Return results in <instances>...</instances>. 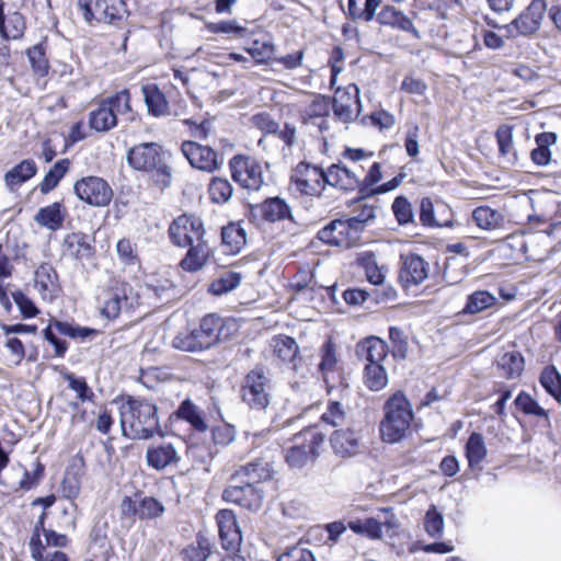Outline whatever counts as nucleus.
Returning a JSON list of instances; mask_svg holds the SVG:
<instances>
[{"label":"nucleus","instance_id":"22","mask_svg":"<svg viewBox=\"0 0 561 561\" xmlns=\"http://www.w3.org/2000/svg\"><path fill=\"white\" fill-rule=\"evenodd\" d=\"M128 293L131 288L123 282H114L107 289L102 307V313L107 319H116L123 309L131 307Z\"/></svg>","mask_w":561,"mask_h":561},{"label":"nucleus","instance_id":"61","mask_svg":"<svg viewBox=\"0 0 561 561\" xmlns=\"http://www.w3.org/2000/svg\"><path fill=\"white\" fill-rule=\"evenodd\" d=\"M420 127L416 124H409L404 139V148L409 157L415 158L419 150Z\"/></svg>","mask_w":561,"mask_h":561},{"label":"nucleus","instance_id":"42","mask_svg":"<svg viewBox=\"0 0 561 561\" xmlns=\"http://www.w3.org/2000/svg\"><path fill=\"white\" fill-rule=\"evenodd\" d=\"M358 264L365 271L367 280L373 285H381L386 278L385 266H379L373 253H365L358 259Z\"/></svg>","mask_w":561,"mask_h":561},{"label":"nucleus","instance_id":"16","mask_svg":"<svg viewBox=\"0 0 561 561\" xmlns=\"http://www.w3.org/2000/svg\"><path fill=\"white\" fill-rule=\"evenodd\" d=\"M229 165L232 179L242 187L257 191L262 186V168L255 160L236 156L230 160Z\"/></svg>","mask_w":561,"mask_h":561},{"label":"nucleus","instance_id":"60","mask_svg":"<svg viewBox=\"0 0 561 561\" xmlns=\"http://www.w3.org/2000/svg\"><path fill=\"white\" fill-rule=\"evenodd\" d=\"M66 379L69 381V388L77 392L79 400L91 401L93 399L94 393L83 378H77L69 374Z\"/></svg>","mask_w":561,"mask_h":561},{"label":"nucleus","instance_id":"43","mask_svg":"<svg viewBox=\"0 0 561 561\" xmlns=\"http://www.w3.org/2000/svg\"><path fill=\"white\" fill-rule=\"evenodd\" d=\"M69 167L70 161L68 159L57 161L41 182L39 191L43 194H47L53 191L58 185L59 181L66 175Z\"/></svg>","mask_w":561,"mask_h":561},{"label":"nucleus","instance_id":"36","mask_svg":"<svg viewBox=\"0 0 561 561\" xmlns=\"http://www.w3.org/2000/svg\"><path fill=\"white\" fill-rule=\"evenodd\" d=\"M472 220L484 230H494L502 228L505 222L503 214L489 206L477 207L472 211Z\"/></svg>","mask_w":561,"mask_h":561},{"label":"nucleus","instance_id":"11","mask_svg":"<svg viewBox=\"0 0 561 561\" xmlns=\"http://www.w3.org/2000/svg\"><path fill=\"white\" fill-rule=\"evenodd\" d=\"M169 237L178 247L185 248L188 244H194L205 237L203 221L194 216H179L169 227Z\"/></svg>","mask_w":561,"mask_h":561},{"label":"nucleus","instance_id":"27","mask_svg":"<svg viewBox=\"0 0 561 561\" xmlns=\"http://www.w3.org/2000/svg\"><path fill=\"white\" fill-rule=\"evenodd\" d=\"M331 446L341 457H351L359 453L360 442L358 435L351 430L335 431L331 436Z\"/></svg>","mask_w":561,"mask_h":561},{"label":"nucleus","instance_id":"48","mask_svg":"<svg viewBox=\"0 0 561 561\" xmlns=\"http://www.w3.org/2000/svg\"><path fill=\"white\" fill-rule=\"evenodd\" d=\"M497 364L508 378L520 376L524 369V358L520 353L515 351L504 353Z\"/></svg>","mask_w":561,"mask_h":561},{"label":"nucleus","instance_id":"58","mask_svg":"<svg viewBox=\"0 0 561 561\" xmlns=\"http://www.w3.org/2000/svg\"><path fill=\"white\" fill-rule=\"evenodd\" d=\"M515 404L523 412L536 416H546L547 413L528 393L520 392L515 399Z\"/></svg>","mask_w":561,"mask_h":561},{"label":"nucleus","instance_id":"29","mask_svg":"<svg viewBox=\"0 0 561 561\" xmlns=\"http://www.w3.org/2000/svg\"><path fill=\"white\" fill-rule=\"evenodd\" d=\"M377 20L382 25L391 26L403 32H410L414 37H420V33L414 27L411 19L393 7H383L377 16Z\"/></svg>","mask_w":561,"mask_h":561},{"label":"nucleus","instance_id":"55","mask_svg":"<svg viewBox=\"0 0 561 561\" xmlns=\"http://www.w3.org/2000/svg\"><path fill=\"white\" fill-rule=\"evenodd\" d=\"M257 465L249 463L247 466L240 467L229 479V483L227 486H243L247 479H254L257 481L261 478L257 471Z\"/></svg>","mask_w":561,"mask_h":561},{"label":"nucleus","instance_id":"40","mask_svg":"<svg viewBox=\"0 0 561 561\" xmlns=\"http://www.w3.org/2000/svg\"><path fill=\"white\" fill-rule=\"evenodd\" d=\"M358 347L367 364L381 365V362L387 357L388 347L381 339L368 337Z\"/></svg>","mask_w":561,"mask_h":561},{"label":"nucleus","instance_id":"23","mask_svg":"<svg viewBox=\"0 0 561 561\" xmlns=\"http://www.w3.org/2000/svg\"><path fill=\"white\" fill-rule=\"evenodd\" d=\"M181 460L176 447L167 442L151 444L146 451L147 465L158 471L176 466Z\"/></svg>","mask_w":561,"mask_h":561},{"label":"nucleus","instance_id":"10","mask_svg":"<svg viewBox=\"0 0 561 561\" xmlns=\"http://www.w3.org/2000/svg\"><path fill=\"white\" fill-rule=\"evenodd\" d=\"M320 356L319 370L327 386L328 393H331L333 389H345L347 385L345 383L337 358L336 346L332 340H328L321 346Z\"/></svg>","mask_w":561,"mask_h":561},{"label":"nucleus","instance_id":"31","mask_svg":"<svg viewBox=\"0 0 561 561\" xmlns=\"http://www.w3.org/2000/svg\"><path fill=\"white\" fill-rule=\"evenodd\" d=\"M36 172L37 165L34 160L25 159L5 173V186L10 192H15L23 183L32 179Z\"/></svg>","mask_w":561,"mask_h":561},{"label":"nucleus","instance_id":"35","mask_svg":"<svg viewBox=\"0 0 561 561\" xmlns=\"http://www.w3.org/2000/svg\"><path fill=\"white\" fill-rule=\"evenodd\" d=\"M500 157L505 163L515 165L518 161L517 152L513 142V129L507 125H502L495 133Z\"/></svg>","mask_w":561,"mask_h":561},{"label":"nucleus","instance_id":"25","mask_svg":"<svg viewBox=\"0 0 561 561\" xmlns=\"http://www.w3.org/2000/svg\"><path fill=\"white\" fill-rule=\"evenodd\" d=\"M325 184L343 191H354L360 186V179L355 171L341 164H332L324 171Z\"/></svg>","mask_w":561,"mask_h":561},{"label":"nucleus","instance_id":"57","mask_svg":"<svg viewBox=\"0 0 561 561\" xmlns=\"http://www.w3.org/2000/svg\"><path fill=\"white\" fill-rule=\"evenodd\" d=\"M392 210L400 225H407L413 219L412 206L403 196H399L394 199Z\"/></svg>","mask_w":561,"mask_h":561},{"label":"nucleus","instance_id":"50","mask_svg":"<svg viewBox=\"0 0 561 561\" xmlns=\"http://www.w3.org/2000/svg\"><path fill=\"white\" fill-rule=\"evenodd\" d=\"M540 383L558 402H561V375L556 367H546L540 376Z\"/></svg>","mask_w":561,"mask_h":561},{"label":"nucleus","instance_id":"38","mask_svg":"<svg viewBox=\"0 0 561 561\" xmlns=\"http://www.w3.org/2000/svg\"><path fill=\"white\" fill-rule=\"evenodd\" d=\"M25 31V22L21 13L14 12L5 21L3 4L0 3V34L7 39H19Z\"/></svg>","mask_w":561,"mask_h":561},{"label":"nucleus","instance_id":"52","mask_svg":"<svg viewBox=\"0 0 561 561\" xmlns=\"http://www.w3.org/2000/svg\"><path fill=\"white\" fill-rule=\"evenodd\" d=\"M255 210L261 218L267 222H275L280 219V197L266 198L262 204L257 205Z\"/></svg>","mask_w":561,"mask_h":561},{"label":"nucleus","instance_id":"21","mask_svg":"<svg viewBox=\"0 0 561 561\" xmlns=\"http://www.w3.org/2000/svg\"><path fill=\"white\" fill-rule=\"evenodd\" d=\"M402 265L399 279L403 287L409 288L423 283L430 273V264L417 254L401 256Z\"/></svg>","mask_w":561,"mask_h":561},{"label":"nucleus","instance_id":"39","mask_svg":"<svg viewBox=\"0 0 561 561\" xmlns=\"http://www.w3.org/2000/svg\"><path fill=\"white\" fill-rule=\"evenodd\" d=\"M497 301L495 295L488 290H476L468 296L467 302L462 309L465 314H477L491 307Z\"/></svg>","mask_w":561,"mask_h":561},{"label":"nucleus","instance_id":"56","mask_svg":"<svg viewBox=\"0 0 561 561\" xmlns=\"http://www.w3.org/2000/svg\"><path fill=\"white\" fill-rule=\"evenodd\" d=\"M138 517L141 519H150L160 516L164 512L163 505L153 497H145L138 504Z\"/></svg>","mask_w":561,"mask_h":561},{"label":"nucleus","instance_id":"63","mask_svg":"<svg viewBox=\"0 0 561 561\" xmlns=\"http://www.w3.org/2000/svg\"><path fill=\"white\" fill-rule=\"evenodd\" d=\"M321 419L323 422L331 424L332 426H339V425L343 424L344 419H345V413H344V410L342 409L340 402L332 401L329 404L327 412H324L322 414Z\"/></svg>","mask_w":561,"mask_h":561},{"label":"nucleus","instance_id":"19","mask_svg":"<svg viewBox=\"0 0 561 561\" xmlns=\"http://www.w3.org/2000/svg\"><path fill=\"white\" fill-rule=\"evenodd\" d=\"M256 482L254 479H247L243 486H227L222 492V499L249 511H257L263 496L262 491L255 486Z\"/></svg>","mask_w":561,"mask_h":561},{"label":"nucleus","instance_id":"47","mask_svg":"<svg viewBox=\"0 0 561 561\" xmlns=\"http://www.w3.org/2000/svg\"><path fill=\"white\" fill-rule=\"evenodd\" d=\"M198 328L209 345L213 346L220 340L224 322L222 319L216 314H207L201 320Z\"/></svg>","mask_w":561,"mask_h":561},{"label":"nucleus","instance_id":"51","mask_svg":"<svg viewBox=\"0 0 561 561\" xmlns=\"http://www.w3.org/2000/svg\"><path fill=\"white\" fill-rule=\"evenodd\" d=\"M208 192L214 203L222 204L231 198L233 187L227 179L214 178L209 183Z\"/></svg>","mask_w":561,"mask_h":561},{"label":"nucleus","instance_id":"9","mask_svg":"<svg viewBox=\"0 0 561 561\" xmlns=\"http://www.w3.org/2000/svg\"><path fill=\"white\" fill-rule=\"evenodd\" d=\"M181 151L190 164L201 171L213 173L224 164V157L207 145L198 141L185 140L181 145Z\"/></svg>","mask_w":561,"mask_h":561},{"label":"nucleus","instance_id":"2","mask_svg":"<svg viewBox=\"0 0 561 561\" xmlns=\"http://www.w3.org/2000/svg\"><path fill=\"white\" fill-rule=\"evenodd\" d=\"M383 417L379 424L381 439L389 444L402 440L411 428L413 421L412 405L403 392L390 396L382 408Z\"/></svg>","mask_w":561,"mask_h":561},{"label":"nucleus","instance_id":"53","mask_svg":"<svg viewBox=\"0 0 561 561\" xmlns=\"http://www.w3.org/2000/svg\"><path fill=\"white\" fill-rule=\"evenodd\" d=\"M424 529L432 537H439L444 530V517L434 505L426 512Z\"/></svg>","mask_w":561,"mask_h":561},{"label":"nucleus","instance_id":"18","mask_svg":"<svg viewBox=\"0 0 561 561\" xmlns=\"http://www.w3.org/2000/svg\"><path fill=\"white\" fill-rule=\"evenodd\" d=\"M362 110L359 90L355 84L336 89L333 96V112L337 119L350 123Z\"/></svg>","mask_w":561,"mask_h":561},{"label":"nucleus","instance_id":"33","mask_svg":"<svg viewBox=\"0 0 561 561\" xmlns=\"http://www.w3.org/2000/svg\"><path fill=\"white\" fill-rule=\"evenodd\" d=\"M221 240L227 253L237 254L247 244V233L239 222H230L221 229Z\"/></svg>","mask_w":561,"mask_h":561},{"label":"nucleus","instance_id":"15","mask_svg":"<svg viewBox=\"0 0 561 561\" xmlns=\"http://www.w3.org/2000/svg\"><path fill=\"white\" fill-rule=\"evenodd\" d=\"M58 333L69 336L71 339H88L99 334L95 329L73 325L69 322L59 320H51L48 327L43 331L45 340H47L55 347V355L62 357L67 351V343L56 336L53 330Z\"/></svg>","mask_w":561,"mask_h":561},{"label":"nucleus","instance_id":"59","mask_svg":"<svg viewBox=\"0 0 561 561\" xmlns=\"http://www.w3.org/2000/svg\"><path fill=\"white\" fill-rule=\"evenodd\" d=\"M33 70L39 76H45L48 71V62L41 46H34L27 51Z\"/></svg>","mask_w":561,"mask_h":561},{"label":"nucleus","instance_id":"14","mask_svg":"<svg viewBox=\"0 0 561 561\" xmlns=\"http://www.w3.org/2000/svg\"><path fill=\"white\" fill-rule=\"evenodd\" d=\"M547 3L545 0H533L511 24L506 25L510 36L531 35L536 33L545 19Z\"/></svg>","mask_w":561,"mask_h":561},{"label":"nucleus","instance_id":"24","mask_svg":"<svg viewBox=\"0 0 561 561\" xmlns=\"http://www.w3.org/2000/svg\"><path fill=\"white\" fill-rule=\"evenodd\" d=\"M93 238L83 232H72L65 237L62 249L65 255L78 261H89L94 255Z\"/></svg>","mask_w":561,"mask_h":561},{"label":"nucleus","instance_id":"4","mask_svg":"<svg viewBox=\"0 0 561 561\" xmlns=\"http://www.w3.org/2000/svg\"><path fill=\"white\" fill-rule=\"evenodd\" d=\"M130 111V94L125 89L102 100L99 106L90 112L89 125L96 131L111 130L117 125V115H123Z\"/></svg>","mask_w":561,"mask_h":561},{"label":"nucleus","instance_id":"17","mask_svg":"<svg viewBox=\"0 0 561 561\" xmlns=\"http://www.w3.org/2000/svg\"><path fill=\"white\" fill-rule=\"evenodd\" d=\"M286 357H288L286 363L288 382L293 389H299L309 368L306 360L299 355L297 342L289 336L283 337V360Z\"/></svg>","mask_w":561,"mask_h":561},{"label":"nucleus","instance_id":"34","mask_svg":"<svg viewBox=\"0 0 561 561\" xmlns=\"http://www.w3.org/2000/svg\"><path fill=\"white\" fill-rule=\"evenodd\" d=\"M536 148L530 152L531 161L539 165L545 167L551 162L550 147L556 145L557 135L554 133L545 131L535 137Z\"/></svg>","mask_w":561,"mask_h":561},{"label":"nucleus","instance_id":"30","mask_svg":"<svg viewBox=\"0 0 561 561\" xmlns=\"http://www.w3.org/2000/svg\"><path fill=\"white\" fill-rule=\"evenodd\" d=\"M187 247L188 251L180 262V266L186 272H197L206 264L210 248L205 239Z\"/></svg>","mask_w":561,"mask_h":561},{"label":"nucleus","instance_id":"64","mask_svg":"<svg viewBox=\"0 0 561 561\" xmlns=\"http://www.w3.org/2000/svg\"><path fill=\"white\" fill-rule=\"evenodd\" d=\"M207 30L211 33H225V34H234V35H243L245 32V27L237 24L236 21H222L218 23H209L207 24Z\"/></svg>","mask_w":561,"mask_h":561},{"label":"nucleus","instance_id":"8","mask_svg":"<svg viewBox=\"0 0 561 561\" xmlns=\"http://www.w3.org/2000/svg\"><path fill=\"white\" fill-rule=\"evenodd\" d=\"M324 188V171L318 167L299 163L291 176L288 190L302 195H319Z\"/></svg>","mask_w":561,"mask_h":561},{"label":"nucleus","instance_id":"54","mask_svg":"<svg viewBox=\"0 0 561 561\" xmlns=\"http://www.w3.org/2000/svg\"><path fill=\"white\" fill-rule=\"evenodd\" d=\"M210 553L209 542L198 539L196 545H190L183 550V558L185 561H206Z\"/></svg>","mask_w":561,"mask_h":561},{"label":"nucleus","instance_id":"12","mask_svg":"<svg viewBox=\"0 0 561 561\" xmlns=\"http://www.w3.org/2000/svg\"><path fill=\"white\" fill-rule=\"evenodd\" d=\"M73 188L78 198L91 206H106L113 197L111 186L98 176L82 178L75 183Z\"/></svg>","mask_w":561,"mask_h":561},{"label":"nucleus","instance_id":"5","mask_svg":"<svg viewBox=\"0 0 561 561\" xmlns=\"http://www.w3.org/2000/svg\"><path fill=\"white\" fill-rule=\"evenodd\" d=\"M381 512L382 516L350 519L347 526L356 535L371 540H382L385 537L391 538L397 534L399 520L390 508L381 510Z\"/></svg>","mask_w":561,"mask_h":561},{"label":"nucleus","instance_id":"20","mask_svg":"<svg viewBox=\"0 0 561 561\" xmlns=\"http://www.w3.org/2000/svg\"><path fill=\"white\" fill-rule=\"evenodd\" d=\"M216 520L222 548L227 551H238L242 536L234 513L231 510H220Z\"/></svg>","mask_w":561,"mask_h":561},{"label":"nucleus","instance_id":"28","mask_svg":"<svg viewBox=\"0 0 561 561\" xmlns=\"http://www.w3.org/2000/svg\"><path fill=\"white\" fill-rule=\"evenodd\" d=\"M35 288L44 300H51L57 291V273L48 264H41L35 271Z\"/></svg>","mask_w":561,"mask_h":561},{"label":"nucleus","instance_id":"41","mask_svg":"<svg viewBox=\"0 0 561 561\" xmlns=\"http://www.w3.org/2000/svg\"><path fill=\"white\" fill-rule=\"evenodd\" d=\"M141 90L149 113L154 116L168 113V101L156 84L144 85Z\"/></svg>","mask_w":561,"mask_h":561},{"label":"nucleus","instance_id":"46","mask_svg":"<svg viewBox=\"0 0 561 561\" xmlns=\"http://www.w3.org/2000/svg\"><path fill=\"white\" fill-rule=\"evenodd\" d=\"M381 0H348V13L352 19L373 20Z\"/></svg>","mask_w":561,"mask_h":561},{"label":"nucleus","instance_id":"7","mask_svg":"<svg viewBox=\"0 0 561 561\" xmlns=\"http://www.w3.org/2000/svg\"><path fill=\"white\" fill-rule=\"evenodd\" d=\"M323 442L324 436L317 431L308 430L297 434L286 455L288 466L296 469L306 466L311 457L318 456V449Z\"/></svg>","mask_w":561,"mask_h":561},{"label":"nucleus","instance_id":"45","mask_svg":"<svg viewBox=\"0 0 561 561\" xmlns=\"http://www.w3.org/2000/svg\"><path fill=\"white\" fill-rule=\"evenodd\" d=\"M466 456L471 468L479 466L485 458L486 447L481 434L472 433L469 436L466 445Z\"/></svg>","mask_w":561,"mask_h":561},{"label":"nucleus","instance_id":"6","mask_svg":"<svg viewBox=\"0 0 561 561\" xmlns=\"http://www.w3.org/2000/svg\"><path fill=\"white\" fill-rule=\"evenodd\" d=\"M78 9L88 23L96 21L115 24L126 14L123 0H78Z\"/></svg>","mask_w":561,"mask_h":561},{"label":"nucleus","instance_id":"13","mask_svg":"<svg viewBox=\"0 0 561 561\" xmlns=\"http://www.w3.org/2000/svg\"><path fill=\"white\" fill-rule=\"evenodd\" d=\"M241 394L251 409L264 410L268 405V379L262 370L253 369L244 377Z\"/></svg>","mask_w":561,"mask_h":561},{"label":"nucleus","instance_id":"37","mask_svg":"<svg viewBox=\"0 0 561 561\" xmlns=\"http://www.w3.org/2000/svg\"><path fill=\"white\" fill-rule=\"evenodd\" d=\"M175 414L179 419L186 421L194 431L204 433L207 431L208 425L204 420L202 412L190 399L184 400Z\"/></svg>","mask_w":561,"mask_h":561},{"label":"nucleus","instance_id":"1","mask_svg":"<svg viewBox=\"0 0 561 561\" xmlns=\"http://www.w3.org/2000/svg\"><path fill=\"white\" fill-rule=\"evenodd\" d=\"M122 433L133 439H147L159 431L157 407L145 399L128 397L119 405Z\"/></svg>","mask_w":561,"mask_h":561},{"label":"nucleus","instance_id":"32","mask_svg":"<svg viewBox=\"0 0 561 561\" xmlns=\"http://www.w3.org/2000/svg\"><path fill=\"white\" fill-rule=\"evenodd\" d=\"M66 210L62 205L58 202L53 203L46 207L41 208L34 220L42 227L48 230L56 231L62 227L65 220Z\"/></svg>","mask_w":561,"mask_h":561},{"label":"nucleus","instance_id":"26","mask_svg":"<svg viewBox=\"0 0 561 561\" xmlns=\"http://www.w3.org/2000/svg\"><path fill=\"white\" fill-rule=\"evenodd\" d=\"M318 239L329 245L340 248L354 247V242L348 237L345 224L341 219H336L323 227L317 234Z\"/></svg>","mask_w":561,"mask_h":561},{"label":"nucleus","instance_id":"44","mask_svg":"<svg viewBox=\"0 0 561 561\" xmlns=\"http://www.w3.org/2000/svg\"><path fill=\"white\" fill-rule=\"evenodd\" d=\"M364 383L371 391H380L388 383V375L382 365L366 364Z\"/></svg>","mask_w":561,"mask_h":561},{"label":"nucleus","instance_id":"49","mask_svg":"<svg viewBox=\"0 0 561 561\" xmlns=\"http://www.w3.org/2000/svg\"><path fill=\"white\" fill-rule=\"evenodd\" d=\"M241 275L232 271H226L210 284L209 291L216 296L224 295L239 286Z\"/></svg>","mask_w":561,"mask_h":561},{"label":"nucleus","instance_id":"3","mask_svg":"<svg viewBox=\"0 0 561 561\" xmlns=\"http://www.w3.org/2000/svg\"><path fill=\"white\" fill-rule=\"evenodd\" d=\"M128 164L136 171L153 174L161 188L171 184L172 171L165 161V152L157 142H142L131 147L126 156Z\"/></svg>","mask_w":561,"mask_h":561},{"label":"nucleus","instance_id":"62","mask_svg":"<svg viewBox=\"0 0 561 561\" xmlns=\"http://www.w3.org/2000/svg\"><path fill=\"white\" fill-rule=\"evenodd\" d=\"M12 297L24 318H33L38 313V309L34 302L22 291L13 293Z\"/></svg>","mask_w":561,"mask_h":561}]
</instances>
